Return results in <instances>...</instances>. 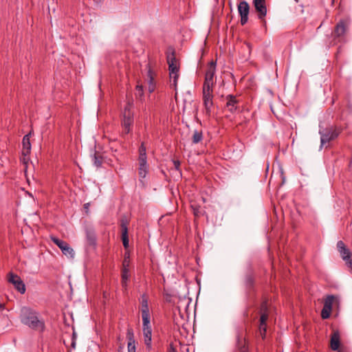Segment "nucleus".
Segmentation results:
<instances>
[{
	"label": "nucleus",
	"mask_w": 352,
	"mask_h": 352,
	"mask_svg": "<svg viewBox=\"0 0 352 352\" xmlns=\"http://www.w3.org/2000/svg\"><path fill=\"white\" fill-rule=\"evenodd\" d=\"M20 320L32 330L42 332L45 329L44 321L38 318L36 311L30 307H23L21 309Z\"/></svg>",
	"instance_id": "1"
},
{
	"label": "nucleus",
	"mask_w": 352,
	"mask_h": 352,
	"mask_svg": "<svg viewBox=\"0 0 352 352\" xmlns=\"http://www.w3.org/2000/svg\"><path fill=\"white\" fill-rule=\"evenodd\" d=\"M138 173L139 180L141 183L144 184V179L149 173V165L147 162V155L146 147L144 143H142L139 148V157L138 160Z\"/></svg>",
	"instance_id": "2"
},
{
	"label": "nucleus",
	"mask_w": 352,
	"mask_h": 352,
	"mask_svg": "<svg viewBox=\"0 0 352 352\" xmlns=\"http://www.w3.org/2000/svg\"><path fill=\"white\" fill-rule=\"evenodd\" d=\"M167 63L168 65L170 86H173L176 90L177 86V80L179 76V67L177 63V60L174 56V54L168 56Z\"/></svg>",
	"instance_id": "3"
},
{
	"label": "nucleus",
	"mask_w": 352,
	"mask_h": 352,
	"mask_svg": "<svg viewBox=\"0 0 352 352\" xmlns=\"http://www.w3.org/2000/svg\"><path fill=\"white\" fill-rule=\"evenodd\" d=\"M203 102L204 106V113L210 118L213 107V87L203 86Z\"/></svg>",
	"instance_id": "4"
},
{
	"label": "nucleus",
	"mask_w": 352,
	"mask_h": 352,
	"mask_svg": "<svg viewBox=\"0 0 352 352\" xmlns=\"http://www.w3.org/2000/svg\"><path fill=\"white\" fill-rule=\"evenodd\" d=\"M338 251L345 262L346 267L349 269L350 272H352V253L351 250L346 248V245L342 241H339L337 243Z\"/></svg>",
	"instance_id": "5"
},
{
	"label": "nucleus",
	"mask_w": 352,
	"mask_h": 352,
	"mask_svg": "<svg viewBox=\"0 0 352 352\" xmlns=\"http://www.w3.org/2000/svg\"><path fill=\"white\" fill-rule=\"evenodd\" d=\"M133 123V113L131 110V105L128 104L123 112V119L122 126L123 128V133L128 134L131 131V126Z\"/></svg>",
	"instance_id": "6"
},
{
	"label": "nucleus",
	"mask_w": 352,
	"mask_h": 352,
	"mask_svg": "<svg viewBox=\"0 0 352 352\" xmlns=\"http://www.w3.org/2000/svg\"><path fill=\"white\" fill-rule=\"evenodd\" d=\"M50 239L56 244L61 250L62 253L69 258H74L75 252L73 248L65 241H63L56 236H50Z\"/></svg>",
	"instance_id": "7"
},
{
	"label": "nucleus",
	"mask_w": 352,
	"mask_h": 352,
	"mask_svg": "<svg viewBox=\"0 0 352 352\" xmlns=\"http://www.w3.org/2000/svg\"><path fill=\"white\" fill-rule=\"evenodd\" d=\"M216 63L214 61H211L206 69L205 74V79L203 86L211 87H213L216 84Z\"/></svg>",
	"instance_id": "8"
},
{
	"label": "nucleus",
	"mask_w": 352,
	"mask_h": 352,
	"mask_svg": "<svg viewBox=\"0 0 352 352\" xmlns=\"http://www.w3.org/2000/svg\"><path fill=\"white\" fill-rule=\"evenodd\" d=\"M260 314L259 331L261 336L264 338L266 333V321L268 319L267 303L266 301L262 302L260 309Z\"/></svg>",
	"instance_id": "9"
},
{
	"label": "nucleus",
	"mask_w": 352,
	"mask_h": 352,
	"mask_svg": "<svg viewBox=\"0 0 352 352\" xmlns=\"http://www.w3.org/2000/svg\"><path fill=\"white\" fill-rule=\"evenodd\" d=\"M150 320H142L144 340L148 350L152 349V329L150 324Z\"/></svg>",
	"instance_id": "10"
},
{
	"label": "nucleus",
	"mask_w": 352,
	"mask_h": 352,
	"mask_svg": "<svg viewBox=\"0 0 352 352\" xmlns=\"http://www.w3.org/2000/svg\"><path fill=\"white\" fill-rule=\"evenodd\" d=\"M8 281L12 284L14 288L21 294L25 292V285L22 279L17 274L9 272L8 274Z\"/></svg>",
	"instance_id": "11"
},
{
	"label": "nucleus",
	"mask_w": 352,
	"mask_h": 352,
	"mask_svg": "<svg viewBox=\"0 0 352 352\" xmlns=\"http://www.w3.org/2000/svg\"><path fill=\"white\" fill-rule=\"evenodd\" d=\"M320 134L321 142L320 147H322L324 144L336 138L339 135V132H338L336 129L331 128L320 131Z\"/></svg>",
	"instance_id": "12"
},
{
	"label": "nucleus",
	"mask_w": 352,
	"mask_h": 352,
	"mask_svg": "<svg viewBox=\"0 0 352 352\" xmlns=\"http://www.w3.org/2000/svg\"><path fill=\"white\" fill-rule=\"evenodd\" d=\"M238 12L241 16V24L243 25L247 23L248 21V14L250 12L249 4L245 1H241L238 4Z\"/></svg>",
	"instance_id": "13"
},
{
	"label": "nucleus",
	"mask_w": 352,
	"mask_h": 352,
	"mask_svg": "<svg viewBox=\"0 0 352 352\" xmlns=\"http://www.w3.org/2000/svg\"><path fill=\"white\" fill-rule=\"evenodd\" d=\"M141 313L142 320H151L148 297L144 294L142 295Z\"/></svg>",
	"instance_id": "14"
},
{
	"label": "nucleus",
	"mask_w": 352,
	"mask_h": 352,
	"mask_svg": "<svg viewBox=\"0 0 352 352\" xmlns=\"http://www.w3.org/2000/svg\"><path fill=\"white\" fill-rule=\"evenodd\" d=\"M255 10L258 13V19L263 20L267 14L265 0H253Z\"/></svg>",
	"instance_id": "15"
},
{
	"label": "nucleus",
	"mask_w": 352,
	"mask_h": 352,
	"mask_svg": "<svg viewBox=\"0 0 352 352\" xmlns=\"http://www.w3.org/2000/svg\"><path fill=\"white\" fill-rule=\"evenodd\" d=\"M121 228H122V240L123 245L125 248L129 247V238H128V228H127V222L122 220L121 221Z\"/></svg>",
	"instance_id": "16"
},
{
	"label": "nucleus",
	"mask_w": 352,
	"mask_h": 352,
	"mask_svg": "<svg viewBox=\"0 0 352 352\" xmlns=\"http://www.w3.org/2000/svg\"><path fill=\"white\" fill-rule=\"evenodd\" d=\"M340 344V333L338 331H334L331 336L330 347L333 351H337L339 349Z\"/></svg>",
	"instance_id": "17"
},
{
	"label": "nucleus",
	"mask_w": 352,
	"mask_h": 352,
	"mask_svg": "<svg viewBox=\"0 0 352 352\" xmlns=\"http://www.w3.org/2000/svg\"><path fill=\"white\" fill-rule=\"evenodd\" d=\"M226 100H227L226 106H227L228 110L230 112L235 111L237 109L236 104L238 103V101L236 99V97L232 95H228L226 96Z\"/></svg>",
	"instance_id": "18"
},
{
	"label": "nucleus",
	"mask_w": 352,
	"mask_h": 352,
	"mask_svg": "<svg viewBox=\"0 0 352 352\" xmlns=\"http://www.w3.org/2000/svg\"><path fill=\"white\" fill-rule=\"evenodd\" d=\"M335 34L339 37L344 34L346 32V24L343 20H340L335 27Z\"/></svg>",
	"instance_id": "19"
},
{
	"label": "nucleus",
	"mask_w": 352,
	"mask_h": 352,
	"mask_svg": "<svg viewBox=\"0 0 352 352\" xmlns=\"http://www.w3.org/2000/svg\"><path fill=\"white\" fill-rule=\"evenodd\" d=\"M30 133L25 135L22 140L23 148L21 151H23L25 153H30L31 151V143L30 140Z\"/></svg>",
	"instance_id": "20"
},
{
	"label": "nucleus",
	"mask_w": 352,
	"mask_h": 352,
	"mask_svg": "<svg viewBox=\"0 0 352 352\" xmlns=\"http://www.w3.org/2000/svg\"><path fill=\"white\" fill-rule=\"evenodd\" d=\"M130 273L129 268H122V286L124 288H126L127 281L129 278Z\"/></svg>",
	"instance_id": "21"
},
{
	"label": "nucleus",
	"mask_w": 352,
	"mask_h": 352,
	"mask_svg": "<svg viewBox=\"0 0 352 352\" xmlns=\"http://www.w3.org/2000/svg\"><path fill=\"white\" fill-rule=\"evenodd\" d=\"M336 300V297L333 295H329L327 296V298L324 300V308H326L327 309H332V306Z\"/></svg>",
	"instance_id": "22"
},
{
	"label": "nucleus",
	"mask_w": 352,
	"mask_h": 352,
	"mask_svg": "<svg viewBox=\"0 0 352 352\" xmlns=\"http://www.w3.org/2000/svg\"><path fill=\"white\" fill-rule=\"evenodd\" d=\"M191 208L193 211V214L196 217H199L205 213L204 210L199 206L192 204L191 205Z\"/></svg>",
	"instance_id": "23"
},
{
	"label": "nucleus",
	"mask_w": 352,
	"mask_h": 352,
	"mask_svg": "<svg viewBox=\"0 0 352 352\" xmlns=\"http://www.w3.org/2000/svg\"><path fill=\"white\" fill-rule=\"evenodd\" d=\"M29 155H30V153H25L23 151H21V157L20 160H21V162L24 165L23 169H24L25 172H26V170H27L28 165L30 162Z\"/></svg>",
	"instance_id": "24"
},
{
	"label": "nucleus",
	"mask_w": 352,
	"mask_h": 352,
	"mask_svg": "<svg viewBox=\"0 0 352 352\" xmlns=\"http://www.w3.org/2000/svg\"><path fill=\"white\" fill-rule=\"evenodd\" d=\"M86 236L89 244L93 245L95 243L96 236L94 232L92 230H86Z\"/></svg>",
	"instance_id": "25"
},
{
	"label": "nucleus",
	"mask_w": 352,
	"mask_h": 352,
	"mask_svg": "<svg viewBox=\"0 0 352 352\" xmlns=\"http://www.w3.org/2000/svg\"><path fill=\"white\" fill-rule=\"evenodd\" d=\"M203 135L201 131H195L192 135V142L194 144H197L201 141Z\"/></svg>",
	"instance_id": "26"
},
{
	"label": "nucleus",
	"mask_w": 352,
	"mask_h": 352,
	"mask_svg": "<svg viewBox=\"0 0 352 352\" xmlns=\"http://www.w3.org/2000/svg\"><path fill=\"white\" fill-rule=\"evenodd\" d=\"M93 162L94 164L97 167L99 168L101 166L102 164V157L98 154L95 153L93 157Z\"/></svg>",
	"instance_id": "27"
},
{
	"label": "nucleus",
	"mask_w": 352,
	"mask_h": 352,
	"mask_svg": "<svg viewBox=\"0 0 352 352\" xmlns=\"http://www.w3.org/2000/svg\"><path fill=\"white\" fill-rule=\"evenodd\" d=\"M135 95L137 98H139L140 100L142 99L143 95H144V91H143V87L142 85H138L136 86Z\"/></svg>",
	"instance_id": "28"
},
{
	"label": "nucleus",
	"mask_w": 352,
	"mask_h": 352,
	"mask_svg": "<svg viewBox=\"0 0 352 352\" xmlns=\"http://www.w3.org/2000/svg\"><path fill=\"white\" fill-rule=\"evenodd\" d=\"M331 309H327L326 308H322L321 311V317L322 319H327L329 318L331 314Z\"/></svg>",
	"instance_id": "29"
},
{
	"label": "nucleus",
	"mask_w": 352,
	"mask_h": 352,
	"mask_svg": "<svg viewBox=\"0 0 352 352\" xmlns=\"http://www.w3.org/2000/svg\"><path fill=\"white\" fill-rule=\"evenodd\" d=\"M128 352H135V340L132 338L128 342Z\"/></svg>",
	"instance_id": "30"
},
{
	"label": "nucleus",
	"mask_w": 352,
	"mask_h": 352,
	"mask_svg": "<svg viewBox=\"0 0 352 352\" xmlns=\"http://www.w3.org/2000/svg\"><path fill=\"white\" fill-rule=\"evenodd\" d=\"M129 255L125 254L124 258L122 263V268H129Z\"/></svg>",
	"instance_id": "31"
},
{
	"label": "nucleus",
	"mask_w": 352,
	"mask_h": 352,
	"mask_svg": "<svg viewBox=\"0 0 352 352\" xmlns=\"http://www.w3.org/2000/svg\"><path fill=\"white\" fill-rule=\"evenodd\" d=\"M151 83H155V82H154V78L153 77L152 72L149 69L148 71V84L150 85Z\"/></svg>",
	"instance_id": "32"
},
{
	"label": "nucleus",
	"mask_w": 352,
	"mask_h": 352,
	"mask_svg": "<svg viewBox=\"0 0 352 352\" xmlns=\"http://www.w3.org/2000/svg\"><path fill=\"white\" fill-rule=\"evenodd\" d=\"M173 165H174V167L177 170H179V167H180V162L179 160H173Z\"/></svg>",
	"instance_id": "33"
},
{
	"label": "nucleus",
	"mask_w": 352,
	"mask_h": 352,
	"mask_svg": "<svg viewBox=\"0 0 352 352\" xmlns=\"http://www.w3.org/2000/svg\"><path fill=\"white\" fill-rule=\"evenodd\" d=\"M155 83H151V84L148 85V91L150 93H152L155 90Z\"/></svg>",
	"instance_id": "34"
},
{
	"label": "nucleus",
	"mask_w": 352,
	"mask_h": 352,
	"mask_svg": "<svg viewBox=\"0 0 352 352\" xmlns=\"http://www.w3.org/2000/svg\"><path fill=\"white\" fill-rule=\"evenodd\" d=\"M168 352H177L176 349L174 347L173 344H170L168 349Z\"/></svg>",
	"instance_id": "35"
},
{
	"label": "nucleus",
	"mask_w": 352,
	"mask_h": 352,
	"mask_svg": "<svg viewBox=\"0 0 352 352\" xmlns=\"http://www.w3.org/2000/svg\"><path fill=\"white\" fill-rule=\"evenodd\" d=\"M72 346L73 348H75V346H76V340H72Z\"/></svg>",
	"instance_id": "36"
},
{
	"label": "nucleus",
	"mask_w": 352,
	"mask_h": 352,
	"mask_svg": "<svg viewBox=\"0 0 352 352\" xmlns=\"http://www.w3.org/2000/svg\"><path fill=\"white\" fill-rule=\"evenodd\" d=\"M72 340H76V333L75 332L73 333Z\"/></svg>",
	"instance_id": "37"
}]
</instances>
